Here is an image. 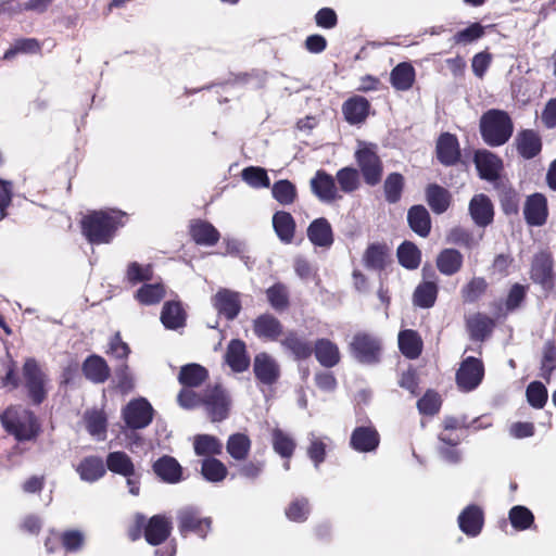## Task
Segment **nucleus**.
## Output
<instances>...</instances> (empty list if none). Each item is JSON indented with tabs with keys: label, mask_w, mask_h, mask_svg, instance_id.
Returning <instances> with one entry per match:
<instances>
[{
	"label": "nucleus",
	"mask_w": 556,
	"mask_h": 556,
	"mask_svg": "<svg viewBox=\"0 0 556 556\" xmlns=\"http://www.w3.org/2000/svg\"><path fill=\"white\" fill-rule=\"evenodd\" d=\"M336 179L340 191L352 193L359 187V174L354 167H343L337 172Z\"/></svg>",
	"instance_id": "4d7b16f0"
},
{
	"label": "nucleus",
	"mask_w": 556,
	"mask_h": 556,
	"mask_svg": "<svg viewBox=\"0 0 556 556\" xmlns=\"http://www.w3.org/2000/svg\"><path fill=\"white\" fill-rule=\"evenodd\" d=\"M227 467L217 458L208 457L203 459L201 473L206 481L220 482L227 476Z\"/></svg>",
	"instance_id": "603ef678"
},
{
	"label": "nucleus",
	"mask_w": 556,
	"mask_h": 556,
	"mask_svg": "<svg viewBox=\"0 0 556 556\" xmlns=\"http://www.w3.org/2000/svg\"><path fill=\"white\" fill-rule=\"evenodd\" d=\"M498 201L502 208H518L520 204V194L511 185L500 180L495 184Z\"/></svg>",
	"instance_id": "5fc2aeb1"
},
{
	"label": "nucleus",
	"mask_w": 556,
	"mask_h": 556,
	"mask_svg": "<svg viewBox=\"0 0 556 556\" xmlns=\"http://www.w3.org/2000/svg\"><path fill=\"white\" fill-rule=\"evenodd\" d=\"M311 511L308 500L305 497L295 498L286 508V516L294 522H303L307 519Z\"/></svg>",
	"instance_id": "69168bd1"
},
{
	"label": "nucleus",
	"mask_w": 556,
	"mask_h": 556,
	"mask_svg": "<svg viewBox=\"0 0 556 556\" xmlns=\"http://www.w3.org/2000/svg\"><path fill=\"white\" fill-rule=\"evenodd\" d=\"M445 241L448 244H455L467 249L476 247L479 242L470 231L460 226L451 228L446 233Z\"/></svg>",
	"instance_id": "bf43d9fd"
},
{
	"label": "nucleus",
	"mask_w": 556,
	"mask_h": 556,
	"mask_svg": "<svg viewBox=\"0 0 556 556\" xmlns=\"http://www.w3.org/2000/svg\"><path fill=\"white\" fill-rule=\"evenodd\" d=\"M3 428L18 442L33 441L40 432V424L35 414L22 406H11L1 415Z\"/></svg>",
	"instance_id": "f03ea898"
},
{
	"label": "nucleus",
	"mask_w": 556,
	"mask_h": 556,
	"mask_svg": "<svg viewBox=\"0 0 556 556\" xmlns=\"http://www.w3.org/2000/svg\"><path fill=\"white\" fill-rule=\"evenodd\" d=\"M85 377L93 383H102L110 376V368L101 356L91 355L83 364Z\"/></svg>",
	"instance_id": "7c9ffc66"
},
{
	"label": "nucleus",
	"mask_w": 556,
	"mask_h": 556,
	"mask_svg": "<svg viewBox=\"0 0 556 556\" xmlns=\"http://www.w3.org/2000/svg\"><path fill=\"white\" fill-rule=\"evenodd\" d=\"M152 277L153 270L150 264L141 265L138 262H130L127 265L125 278L132 286L150 281Z\"/></svg>",
	"instance_id": "13d9d810"
},
{
	"label": "nucleus",
	"mask_w": 556,
	"mask_h": 556,
	"mask_svg": "<svg viewBox=\"0 0 556 556\" xmlns=\"http://www.w3.org/2000/svg\"><path fill=\"white\" fill-rule=\"evenodd\" d=\"M105 464L111 472L123 477L131 476L136 470L131 458L122 451L109 453Z\"/></svg>",
	"instance_id": "4c0bfd02"
},
{
	"label": "nucleus",
	"mask_w": 556,
	"mask_h": 556,
	"mask_svg": "<svg viewBox=\"0 0 556 556\" xmlns=\"http://www.w3.org/2000/svg\"><path fill=\"white\" fill-rule=\"evenodd\" d=\"M313 352L318 363L326 368L334 367L341 358L338 345L325 338L316 340Z\"/></svg>",
	"instance_id": "bb28decb"
},
{
	"label": "nucleus",
	"mask_w": 556,
	"mask_h": 556,
	"mask_svg": "<svg viewBox=\"0 0 556 556\" xmlns=\"http://www.w3.org/2000/svg\"><path fill=\"white\" fill-rule=\"evenodd\" d=\"M426 201L430 208H448L452 204V193L448 189L433 182L425 189Z\"/></svg>",
	"instance_id": "58836bf2"
},
{
	"label": "nucleus",
	"mask_w": 556,
	"mask_h": 556,
	"mask_svg": "<svg viewBox=\"0 0 556 556\" xmlns=\"http://www.w3.org/2000/svg\"><path fill=\"white\" fill-rule=\"evenodd\" d=\"M178 530L181 535L193 532L200 538H205L211 529V518L202 517L198 507L186 506L177 511Z\"/></svg>",
	"instance_id": "0eeeda50"
},
{
	"label": "nucleus",
	"mask_w": 556,
	"mask_h": 556,
	"mask_svg": "<svg viewBox=\"0 0 556 556\" xmlns=\"http://www.w3.org/2000/svg\"><path fill=\"white\" fill-rule=\"evenodd\" d=\"M170 531V519L164 515H155L149 520L144 536L151 545H159L169 536Z\"/></svg>",
	"instance_id": "b1692460"
},
{
	"label": "nucleus",
	"mask_w": 556,
	"mask_h": 556,
	"mask_svg": "<svg viewBox=\"0 0 556 556\" xmlns=\"http://www.w3.org/2000/svg\"><path fill=\"white\" fill-rule=\"evenodd\" d=\"M307 440L309 442L307 456L313 462L314 467L318 469L326 459L327 441L330 442V439L328 437L320 438L314 432H309Z\"/></svg>",
	"instance_id": "de8ad7c7"
},
{
	"label": "nucleus",
	"mask_w": 556,
	"mask_h": 556,
	"mask_svg": "<svg viewBox=\"0 0 556 556\" xmlns=\"http://www.w3.org/2000/svg\"><path fill=\"white\" fill-rule=\"evenodd\" d=\"M435 156L445 167L457 165L462 161V149L456 135L442 132L435 141Z\"/></svg>",
	"instance_id": "9d476101"
},
{
	"label": "nucleus",
	"mask_w": 556,
	"mask_h": 556,
	"mask_svg": "<svg viewBox=\"0 0 556 556\" xmlns=\"http://www.w3.org/2000/svg\"><path fill=\"white\" fill-rule=\"evenodd\" d=\"M226 450L231 458L244 460L251 450V440L244 433H233L227 440Z\"/></svg>",
	"instance_id": "c03bdc74"
},
{
	"label": "nucleus",
	"mask_w": 556,
	"mask_h": 556,
	"mask_svg": "<svg viewBox=\"0 0 556 556\" xmlns=\"http://www.w3.org/2000/svg\"><path fill=\"white\" fill-rule=\"evenodd\" d=\"M484 36V27L480 23H472L453 36L455 45H469Z\"/></svg>",
	"instance_id": "774afa93"
},
{
	"label": "nucleus",
	"mask_w": 556,
	"mask_h": 556,
	"mask_svg": "<svg viewBox=\"0 0 556 556\" xmlns=\"http://www.w3.org/2000/svg\"><path fill=\"white\" fill-rule=\"evenodd\" d=\"M377 146L369 143L363 144L355 152V160L366 185L375 187L382 180L383 163L378 155Z\"/></svg>",
	"instance_id": "20e7f679"
},
{
	"label": "nucleus",
	"mask_w": 556,
	"mask_h": 556,
	"mask_svg": "<svg viewBox=\"0 0 556 556\" xmlns=\"http://www.w3.org/2000/svg\"><path fill=\"white\" fill-rule=\"evenodd\" d=\"M253 372L256 380L264 386L277 383L281 375L280 365L277 359L265 352L255 355Z\"/></svg>",
	"instance_id": "4468645a"
},
{
	"label": "nucleus",
	"mask_w": 556,
	"mask_h": 556,
	"mask_svg": "<svg viewBox=\"0 0 556 556\" xmlns=\"http://www.w3.org/2000/svg\"><path fill=\"white\" fill-rule=\"evenodd\" d=\"M194 453L199 456L219 455L223 451L222 442L210 434H199L194 438Z\"/></svg>",
	"instance_id": "8fccbe9b"
},
{
	"label": "nucleus",
	"mask_w": 556,
	"mask_h": 556,
	"mask_svg": "<svg viewBox=\"0 0 556 556\" xmlns=\"http://www.w3.org/2000/svg\"><path fill=\"white\" fill-rule=\"evenodd\" d=\"M225 361L235 372L247 370L250 366V357L245 343L239 339L231 340L227 346Z\"/></svg>",
	"instance_id": "393cba45"
},
{
	"label": "nucleus",
	"mask_w": 556,
	"mask_h": 556,
	"mask_svg": "<svg viewBox=\"0 0 556 556\" xmlns=\"http://www.w3.org/2000/svg\"><path fill=\"white\" fill-rule=\"evenodd\" d=\"M484 377V366L480 358L468 356L462 363L456 372V383L464 392H470L478 388Z\"/></svg>",
	"instance_id": "1a4fd4ad"
},
{
	"label": "nucleus",
	"mask_w": 556,
	"mask_h": 556,
	"mask_svg": "<svg viewBox=\"0 0 556 556\" xmlns=\"http://www.w3.org/2000/svg\"><path fill=\"white\" fill-rule=\"evenodd\" d=\"M438 296V286L433 281H425L417 286L413 294V302L421 308H430Z\"/></svg>",
	"instance_id": "a18cd8bd"
},
{
	"label": "nucleus",
	"mask_w": 556,
	"mask_h": 556,
	"mask_svg": "<svg viewBox=\"0 0 556 556\" xmlns=\"http://www.w3.org/2000/svg\"><path fill=\"white\" fill-rule=\"evenodd\" d=\"M76 472L83 481L93 483L105 475L106 468L102 458L87 456L76 466Z\"/></svg>",
	"instance_id": "cd10ccee"
},
{
	"label": "nucleus",
	"mask_w": 556,
	"mask_h": 556,
	"mask_svg": "<svg viewBox=\"0 0 556 556\" xmlns=\"http://www.w3.org/2000/svg\"><path fill=\"white\" fill-rule=\"evenodd\" d=\"M157 477L167 483H177L181 480L182 468L172 456H163L153 464Z\"/></svg>",
	"instance_id": "c756f323"
},
{
	"label": "nucleus",
	"mask_w": 556,
	"mask_h": 556,
	"mask_svg": "<svg viewBox=\"0 0 556 556\" xmlns=\"http://www.w3.org/2000/svg\"><path fill=\"white\" fill-rule=\"evenodd\" d=\"M467 328L471 339L483 341L494 328V320L489 316L477 313L467 319Z\"/></svg>",
	"instance_id": "72a5a7b5"
},
{
	"label": "nucleus",
	"mask_w": 556,
	"mask_h": 556,
	"mask_svg": "<svg viewBox=\"0 0 556 556\" xmlns=\"http://www.w3.org/2000/svg\"><path fill=\"white\" fill-rule=\"evenodd\" d=\"M208 377L206 368L192 363L180 368L178 381L187 388H195L202 384Z\"/></svg>",
	"instance_id": "e433bc0d"
},
{
	"label": "nucleus",
	"mask_w": 556,
	"mask_h": 556,
	"mask_svg": "<svg viewBox=\"0 0 556 556\" xmlns=\"http://www.w3.org/2000/svg\"><path fill=\"white\" fill-rule=\"evenodd\" d=\"M160 319L166 329L178 330L186 326L187 314L179 301H167L162 307Z\"/></svg>",
	"instance_id": "a878e982"
},
{
	"label": "nucleus",
	"mask_w": 556,
	"mask_h": 556,
	"mask_svg": "<svg viewBox=\"0 0 556 556\" xmlns=\"http://www.w3.org/2000/svg\"><path fill=\"white\" fill-rule=\"evenodd\" d=\"M528 403L536 409L543 408L547 402V390L540 381H533L526 391Z\"/></svg>",
	"instance_id": "338daca9"
},
{
	"label": "nucleus",
	"mask_w": 556,
	"mask_h": 556,
	"mask_svg": "<svg viewBox=\"0 0 556 556\" xmlns=\"http://www.w3.org/2000/svg\"><path fill=\"white\" fill-rule=\"evenodd\" d=\"M459 529L467 535L475 538L480 534L483 523L484 515L481 507L478 505H468L458 516Z\"/></svg>",
	"instance_id": "f3484780"
},
{
	"label": "nucleus",
	"mask_w": 556,
	"mask_h": 556,
	"mask_svg": "<svg viewBox=\"0 0 556 556\" xmlns=\"http://www.w3.org/2000/svg\"><path fill=\"white\" fill-rule=\"evenodd\" d=\"M400 264L407 269H416L421 261V252L413 242L405 241L397 249Z\"/></svg>",
	"instance_id": "3c124183"
},
{
	"label": "nucleus",
	"mask_w": 556,
	"mask_h": 556,
	"mask_svg": "<svg viewBox=\"0 0 556 556\" xmlns=\"http://www.w3.org/2000/svg\"><path fill=\"white\" fill-rule=\"evenodd\" d=\"M370 102L363 96H353L342 104V113L350 125L363 124L370 111Z\"/></svg>",
	"instance_id": "dca6fc26"
},
{
	"label": "nucleus",
	"mask_w": 556,
	"mask_h": 556,
	"mask_svg": "<svg viewBox=\"0 0 556 556\" xmlns=\"http://www.w3.org/2000/svg\"><path fill=\"white\" fill-rule=\"evenodd\" d=\"M125 216L124 211H91L80 220L81 232L92 244L109 243Z\"/></svg>",
	"instance_id": "f257e3e1"
},
{
	"label": "nucleus",
	"mask_w": 556,
	"mask_h": 556,
	"mask_svg": "<svg viewBox=\"0 0 556 556\" xmlns=\"http://www.w3.org/2000/svg\"><path fill=\"white\" fill-rule=\"evenodd\" d=\"M87 431L90 435L101 441L106 434V417L101 410H88L84 416Z\"/></svg>",
	"instance_id": "49530a36"
},
{
	"label": "nucleus",
	"mask_w": 556,
	"mask_h": 556,
	"mask_svg": "<svg viewBox=\"0 0 556 556\" xmlns=\"http://www.w3.org/2000/svg\"><path fill=\"white\" fill-rule=\"evenodd\" d=\"M307 237L316 247L329 248L333 242L331 226L325 218L315 219L309 225Z\"/></svg>",
	"instance_id": "2f4dec72"
},
{
	"label": "nucleus",
	"mask_w": 556,
	"mask_h": 556,
	"mask_svg": "<svg viewBox=\"0 0 556 556\" xmlns=\"http://www.w3.org/2000/svg\"><path fill=\"white\" fill-rule=\"evenodd\" d=\"M153 414L152 405L144 397L130 401L122 410L126 426L134 430L148 427L153 420Z\"/></svg>",
	"instance_id": "6e6552de"
},
{
	"label": "nucleus",
	"mask_w": 556,
	"mask_h": 556,
	"mask_svg": "<svg viewBox=\"0 0 556 556\" xmlns=\"http://www.w3.org/2000/svg\"><path fill=\"white\" fill-rule=\"evenodd\" d=\"M556 369V345L553 341H546L543 346V356L541 361V377L551 381V376Z\"/></svg>",
	"instance_id": "680f3d73"
},
{
	"label": "nucleus",
	"mask_w": 556,
	"mask_h": 556,
	"mask_svg": "<svg viewBox=\"0 0 556 556\" xmlns=\"http://www.w3.org/2000/svg\"><path fill=\"white\" fill-rule=\"evenodd\" d=\"M23 376L29 397L35 404H40L46 397L45 375L35 358L25 361Z\"/></svg>",
	"instance_id": "f8f14e48"
},
{
	"label": "nucleus",
	"mask_w": 556,
	"mask_h": 556,
	"mask_svg": "<svg viewBox=\"0 0 556 556\" xmlns=\"http://www.w3.org/2000/svg\"><path fill=\"white\" fill-rule=\"evenodd\" d=\"M202 402L213 421H222L227 418L231 401L222 384L207 386L203 391Z\"/></svg>",
	"instance_id": "423d86ee"
},
{
	"label": "nucleus",
	"mask_w": 556,
	"mask_h": 556,
	"mask_svg": "<svg viewBox=\"0 0 556 556\" xmlns=\"http://www.w3.org/2000/svg\"><path fill=\"white\" fill-rule=\"evenodd\" d=\"M189 233L197 244L204 247L215 245L220 238L219 231L211 223L202 219L190 222Z\"/></svg>",
	"instance_id": "412c9836"
},
{
	"label": "nucleus",
	"mask_w": 556,
	"mask_h": 556,
	"mask_svg": "<svg viewBox=\"0 0 556 556\" xmlns=\"http://www.w3.org/2000/svg\"><path fill=\"white\" fill-rule=\"evenodd\" d=\"M267 300L276 311H282L289 305V292L283 283L277 282L266 290Z\"/></svg>",
	"instance_id": "e2e57ef3"
},
{
	"label": "nucleus",
	"mask_w": 556,
	"mask_h": 556,
	"mask_svg": "<svg viewBox=\"0 0 556 556\" xmlns=\"http://www.w3.org/2000/svg\"><path fill=\"white\" fill-rule=\"evenodd\" d=\"M280 344L296 361L307 359L313 353L311 342L294 330L288 331L280 340Z\"/></svg>",
	"instance_id": "4be33fe9"
},
{
	"label": "nucleus",
	"mask_w": 556,
	"mask_h": 556,
	"mask_svg": "<svg viewBox=\"0 0 556 556\" xmlns=\"http://www.w3.org/2000/svg\"><path fill=\"white\" fill-rule=\"evenodd\" d=\"M351 355L359 363L374 365L380 362L381 340L367 332H357L349 344Z\"/></svg>",
	"instance_id": "39448f33"
},
{
	"label": "nucleus",
	"mask_w": 556,
	"mask_h": 556,
	"mask_svg": "<svg viewBox=\"0 0 556 556\" xmlns=\"http://www.w3.org/2000/svg\"><path fill=\"white\" fill-rule=\"evenodd\" d=\"M276 235L283 243H290L294 236L295 223L287 211H277L273 217Z\"/></svg>",
	"instance_id": "f704fd0d"
},
{
	"label": "nucleus",
	"mask_w": 556,
	"mask_h": 556,
	"mask_svg": "<svg viewBox=\"0 0 556 556\" xmlns=\"http://www.w3.org/2000/svg\"><path fill=\"white\" fill-rule=\"evenodd\" d=\"M463 265V255L455 249H444L437 258V267L441 274L452 276L456 274Z\"/></svg>",
	"instance_id": "c9c22d12"
},
{
	"label": "nucleus",
	"mask_w": 556,
	"mask_h": 556,
	"mask_svg": "<svg viewBox=\"0 0 556 556\" xmlns=\"http://www.w3.org/2000/svg\"><path fill=\"white\" fill-rule=\"evenodd\" d=\"M407 220L414 232L427 237L431 230V219L428 211H408Z\"/></svg>",
	"instance_id": "052dcab7"
},
{
	"label": "nucleus",
	"mask_w": 556,
	"mask_h": 556,
	"mask_svg": "<svg viewBox=\"0 0 556 556\" xmlns=\"http://www.w3.org/2000/svg\"><path fill=\"white\" fill-rule=\"evenodd\" d=\"M253 331L258 339L277 341L282 333V325L275 316L263 314L254 319Z\"/></svg>",
	"instance_id": "5701e85b"
},
{
	"label": "nucleus",
	"mask_w": 556,
	"mask_h": 556,
	"mask_svg": "<svg viewBox=\"0 0 556 556\" xmlns=\"http://www.w3.org/2000/svg\"><path fill=\"white\" fill-rule=\"evenodd\" d=\"M213 304L217 312L229 320L235 319L241 309L239 293L228 289L219 290L213 299Z\"/></svg>",
	"instance_id": "aec40b11"
},
{
	"label": "nucleus",
	"mask_w": 556,
	"mask_h": 556,
	"mask_svg": "<svg viewBox=\"0 0 556 556\" xmlns=\"http://www.w3.org/2000/svg\"><path fill=\"white\" fill-rule=\"evenodd\" d=\"M514 132V123L506 111L491 109L480 118V134L489 147L505 144Z\"/></svg>",
	"instance_id": "7ed1b4c3"
},
{
	"label": "nucleus",
	"mask_w": 556,
	"mask_h": 556,
	"mask_svg": "<svg viewBox=\"0 0 556 556\" xmlns=\"http://www.w3.org/2000/svg\"><path fill=\"white\" fill-rule=\"evenodd\" d=\"M271 442L274 451L282 458L289 459L292 457L296 444L291 435L279 428H275L271 432Z\"/></svg>",
	"instance_id": "09e8293b"
},
{
	"label": "nucleus",
	"mask_w": 556,
	"mask_h": 556,
	"mask_svg": "<svg viewBox=\"0 0 556 556\" xmlns=\"http://www.w3.org/2000/svg\"><path fill=\"white\" fill-rule=\"evenodd\" d=\"M389 257V249L386 244H370L363 256L364 264L369 269L381 270Z\"/></svg>",
	"instance_id": "a19ab883"
},
{
	"label": "nucleus",
	"mask_w": 556,
	"mask_h": 556,
	"mask_svg": "<svg viewBox=\"0 0 556 556\" xmlns=\"http://www.w3.org/2000/svg\"><path fill=\"white\" fill-rule=\"evenodd\" d=\"M473 163L481 179L498 182L504 165L497 154L485 149L477 150L473 154Z\"/></svg>",
	"instance_id": "9b49d317"
},
{
	"label": "nucleus",
	"mask_w": 556,
	"mask_h": 556,
	"mask_svg": "<svg viewBox=\"0 0 556 556\" xmlns=\"http://www.w3.org/2000/svg\"><path fill=\"white\" fill-rule=\"evenodd\" d=\"M399 348L405 357L416 359L422 351L421 338L415 330H403L399 333Z\"/></svg>",
	"instance_id": "473e14b6"
},
{
	"label": "nucleus",
	"mask_w": 556,
	"mask_h": 556,
	"mask_svg": "<svg viewBox=\"0 0 556 556\" xmlns=\"http://www.w3.org/2000/svg\"><path fill=\"white\" fill-rule=\"evenodd\" d=\"M515 146L518 154L531 160L540 154L542 150V140L540 135L533 129H523L515 138Z\"/></svg>",
	"instance_id": "6ab92c4d"
},
{
	"label": "nucleus",
	"mask_w": 556,
	"mask_h": 556,
	"mask_svg": "<svg viewBox=\"0 0 556 556\" xmlns=\"http://www.w3.org/2000/svg\"><path fill=\"white\" fill-rule=\"evenodd\" d=\"M41 45L36 38H21L15 40L13 46L4 53V59H12L17 53H39Z\"/></svg>",
	"instance_id": "0e129e2a"
},
{
	"label": "nucleus",
	"mask_w": 556,
	"mask_h": 556,
	"mask_svg": "<svg viewBox=\"0 0 556 556\" xmlns=\"http://www.w3.org/2000/svg\"><path fill=\"white\" fill-rule=\"evenodd\" d=\"M530 277L533 282L540 285L544 290L549 291L554 287L553 258L546 251L534 254Z\"/></svg>",
	"instance_id": "ddd939ff"
},
{
	"label": "nucleus",
	"mask_w": 556,
	"mask_h": 556,
	"mask_svg": "<svg viewBox=\"0 0 556 556\" xmlns=\"http://www.w3.org/2000/svg\"><path fill=\"white\" fill-rule=\"evenodd\" d=\"M380 444V434L371 426L356 427L350 437V446L357 453H374Z\"/></svg>",
	"instance_id": "2eb2a0df"
},
{
	"label": "nucleus",
	"mask_w": 556,
	"mask_h": 556,
	"mask_svg": "<svg viewBox=\"0 0 556 556\" xmlns=\"http://www.w3.org/2000/svg\"><path fill=\"white\" fill-rule=\"evenodd\" d=\"M508 518L511 526L518 531H523L531 528L534 522V516L532 511L526 506L521 505L511 507L508 514Z\"/></svg>",
	"instance_id": "6e6d98bb"
},
{
	"label": "nucleus",
	"mask_w": 556,
	"mask_h": 556,
	"mask_svg": "<svg viewBox=\"0 0 556 556\" xmlns=\"http://www.w3.org/2000/svg\"><path fill=\"white\" fill-rule=\"evenodd\" d=\"M166 294L165 286L161 282L143 283L135 293V299L142 305L160 303Z\"/></svg>",
	"instance_id": "ea45409f"
},
{
	"label": "nucleus",
	"mask_w": 556,
	"mask_h": 556,
	"mask_svg": "<svg viewBox=\"0 0 556 556\" xmlns=\"http://www.w3.org/2000/svg\"><path fill=\"white\" fill-rule=\"evenodd\" d=\"M311 188L323 201L329 202L342 198V195L339 194L334 178L323 169L317 170L315 176L311 179Z\"/></svg>",
	"instance_id": "a211bd4d"
},
{
	"label": "nucleus",
	"mask_w": 556,
	"mask_h": 556,
	"mask_svg": "<svg viewBox=\"0 0 556 556\" xmlns=\"http://www.w3.org/2000/svg\"><path fill=\"white\" fill-rule=\"evenodd\" d=\"M405 178L401 173H390L383 182V193L389 204H396L403 194Z\"/></svg>",
	"instance_id": "79ce46f5"
},
{
	"label": "nucleus",
	"mask_w": 556,
	"mask_h": 556,
	"mask_svg": "<svg viewBox=\"0 0 556 556\" xmlns=\"http://www.w3.org/2000/svg\"><path fill=\"white\" fill-rule=\"evenodd\" d=\"M416 80V71L408 62H401L390 73V83L395 90L407 91Z\"/></svg>",
	"instance_id": "c85d7f7f"
},
{
	"label": "nucleus",
	"mask_w": 556,
	"mask_h": 556,
	"mask_svg": "<svg viewBox=\"0 0 556 556\" xmlns=\"http://www.w3.org/2000/svg\"><path fill=\"white\" fill-rule=\"evenodd\" d=\"M240 176L253 189H267L270 187V178L264 167L253 165L244 167Z\"/></svg>",
	"instance_id": "37998d69"
},
{
	"label": "nucleus",
	"mask_w": 556,
	"mask_h": 556,
	"mask_svg": "<svg viewBox=\"0 0 556 556\" xmlns=\"http://www.w3.org/2000/svg\"><path fill=\"white\" fill-rule=\"evenodd\" d=\"M274 199L281 205H291L296 198V188L288 179H280L271 187Z\"/></svg>",
	"instance_id": "864d4df0"
}]
</instances>
